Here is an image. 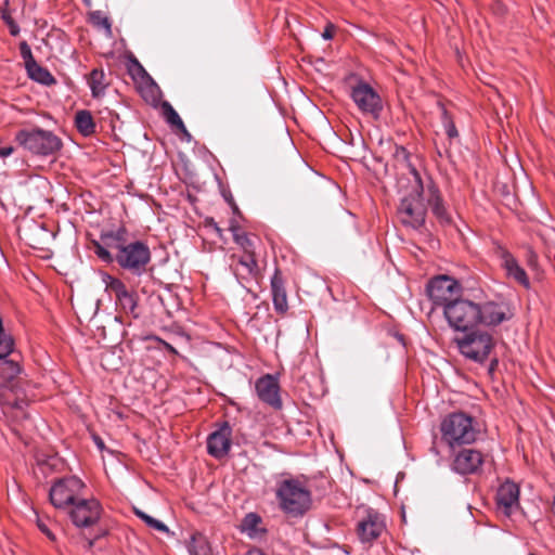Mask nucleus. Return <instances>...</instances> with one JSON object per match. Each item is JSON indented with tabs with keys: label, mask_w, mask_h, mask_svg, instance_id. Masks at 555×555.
I'll return each mask as SVG.
<instances>
[{
	"label": "nucleus",
	"mask_w": 555,
	"mask_h": 555,
	"mask_svg": "<svg viewBox=\"0 0 555 555\" xmlns=\"http://www.w3.org/2000/svg\"><path fill=\"white\" fill-rule=\"evenodd\" d=\"M13 152H14V147L12 145H8V146L0 145V157H2V158L8 157V156L12 155Z\"/></svg>",
	"instance_id": "nucleus-40"
},
{
	"label": "nucleus",
	"mask_w": 555,
	"mask_h": 555,
	"mask_svg": "<svg viewBox=\"0 0 555 555\" xmlns=\"http://www.w3.org/2000/svg\"><path fill=\"white\" fill-rule=\"evenodd\" d=\"M116 305L126 314H130L133 318L139 317V313L137 311L138 295L135 292H130L129 289H127L125 293H122L120 296L116 298Z\"/></svg>",
	"instance_id": "nucleus-23"
},
{
	"label": "nucleus",
	"mask_w": 555,
	"mask_h": 555,
	"mask_svg": "<svg viewBox=\"0 0 555 555\" xmlns=\"http://www.w3.org/2000/svg\"><path fill=\"white\" fill-rule=\"evenodd\" d=\"M8 357L0 358V387H8L21 372L16 360H8Z\"/></svg>",
	"instance_id": "nucleus-21"
},
{
	"label": "nucleus",
	"mask_w": 555,
	"mask_h": 555,
	"mask_svg": "<svg viewBox=\"0 0 555 555\" xmlns=\"http://www.w3.org/2000/svg\"><path fill=\"white\" fill-rule=\"evenodd\" d=\"M86 490L85 482L76 476H68L53 482L49 491L52 505L69 509Z\"/></svg>",
	"instance_id": "nucleus-8"
},
{
	"label": "nucleus",
	"mask_w": 555,
	"mask_h": 555,
	"mask_svg": "<svg viewBox=\"0 0 555 555\" xmlns=\"http://www.w3.org/2000/svg\"><path fill=\"white\" fill-rule=\"evenodd\" d=\"M20 53H21L22 59L25 62V67H27V64H31V63L36 62V60L33 56L31 49L26 41H22L20 43Z\"/></svg>",
	"instance_id": "nucleus-35"
},
{
	"label": "nucleus",
	"mask_w": 555,
	"mask_h": 555,
	"mask_svg": "<svg viewBox=\"0 0 555 555\" xmlns=\"http://www.w3.org/2000/svg\"><path fill=\"white\" fill-rule=\"evenodd\" d=\"M496 255L501 260V266L506 271L508 278L515 280L521 286L529 288L530 282L526 271L518 264L515 257L505 248L499 247Z\"/></svg>",
	"instance_id": "nucleus-17"
},
{
	"label": "nucleus",
	"mask_w": 555,
	"mask_h": 555,
	"mask_svg": "<svg viewBox=\"0 0 555 555\" xmlns=\"http://www.w3.org/2000/svg\"><path fill=\"white\" fill-rule=\"evenodd\" d=\"M188 550L191 555H211V548L206 537L199 532L191 535Z\"/></svg>",
	"instance_id": "nucleus-26"
},
{
	"label": "nucleus",
	"mask_w": 555,
	"mask_h": 555,
	"mask_svg": "<svg viewBox=\"0 0 555 555\" xmlns=\"http://www.w3.org/2000/svg\"><path fill=\"white\" fill-rule=\"evenodd\" d=\"M443 315L454 331L467 332L477 325L498 326L509 319L508 308L504 302L457 298L447 305Z\"/></svg>",
	"instance_id": "nucleus-1"
},
{
	"label": "nucleus",
	"mask_w": 555,
	"mask_h": 555,
	"mask_svg": "<svg viewBox=\"0 0 555 555\" xmlns=\"http://www.w3.org/2000/svg\"><path fill=\"white\" fill-rule=\"evenodd\" d=\"M462 291L461 284L449 275H438L433 278L427 286L426 293L435 306L447 305L455 301Z\"/></svg>",
	"instance_id": "nucleus-9"
},
{
	"label": "nucleus",
	"mask_w": 555,
	"mask_h": 555,
	"mask_svg": "<svg viewBox=\"0 0 555 555\" xmlns=\"http://www.w3.org/2000/svg\"><path fill=\"white\" fill-rule=\"evenodd\" d=\"M442 439L453 448L455 444H468L476 440L477 430L474 420L465 413H452L440 425Z\"/></svg>",
	"instance_id": "nucleus-7"
},
{
	"label": "nucleus",
	"mask_w": 555,
	"mask_h": 555,
	"mask_svg": "<svg viewBox=\"0 0 555 555\" xmlns=\"http://www.w3.org/2000/svg\"><path fill=\"white\" fill-rule=\"evenodd\" d=\"M207 225L212 228L219 236H221V229L218 227L217 222L214 221V219L207 220Z\"/></svg>",
	"instance_id": "nucleus-41"
},
{
	"label": "nucleus",
	"mask_w": 555,
	"mask_h": 555,
	"mask_svg": "<svg viewBox=\"0 0 555 555\" xmlns=\"http://www.w3.org/2000/svg\"><path fill=\"white\" fill-rule=\"evenodd\" d=\"M162 343H163V345H164V347H165V349L167 351H169L172 354H178V351H177V349L173 346H171L170 344H168V343H166L164 340H162Z\"/></svg>",
	"instance_id": "nucleus-43"
},
{
	"label": "nucleus",
	"mask_w": 555,
	"mask_h": 555,
	"mask_svg": "<svg viewBox=\"0 0 555 555\" xmlns=\"http://www.w3.org/2000/svg\"><path fill=\"white\" fill-rule=\"evenodd\" d=\"M442 122L444 130L450 139L456 138L459 135L456 127L446 108L442 109Z\"/></svg>",
	"instance_id": "nucleus-33"
},
{
	"label": "nucleus",
	"mask_w": 555,
	"mask_h": 555,
	"mask_svg": "<svg viewBox=\"0 0 555 555\" xmlns=\"http://www.w3.org/2000/svg\"><path fill=\"white\" fill-rule=\"evenodd\" d=\"M91 20L94 25L104 28L108 34L111 33L112 24L108 17L103 15L100 11L93 12Z\"/></svg>",
	"instance_id": "nucleus-34"
},
{
	"label": "nucleus",
	"mask_w": 555,
	"mask_h": 555,
	"mask_svg": "<svg viewBox=\"0 0 555 555\" xmlns=\"http://www.w3.org/2000/svg\"><path fill=\"white\" fill-rule=\"evenodd\" d=\"M256 392L259 399L275 410L282 408L280 397V385L275 377L270 374L263 375L255 384Z\"/></svg>",
	"instance_id": "nucleus-16"
},
{
	"label": "nucleus",
	"mask_w": 555,
	"mask_h": 555,
	"mask_svg": "<svg viewBox=\"0 0 555 555\" xmlns=\"http://www.w3.org/2000/svg\"><path fill=\"white\" fill-rule=\"evenodd\" d=\"M101 446H103V442L98 441V447H101Z\"/></svg>",
	"instance_id": "nucleus-48"
},
{
	"label": "nucleus",
	"mask_w": 555,
	"mask_h": 555,
	"mask_svg": "<svg viewBox=\"0 0 555 555\" xmlns=\"http://www.w3.org/2000/svg\"><path fill=\"white\" fill-rule=\"evenodd\" d=\"M351 98L363 114L377 118L383 109L378 93L366 82H359L351 90Z\"/></svg>",
	"instance_id": "nucleus-11"
},
{
	"label": "nucleus",
	"mask_w": 555,
	"mask_h": 555,
	"mask_svg": "<svg viewBox=\"0 0 555 555\" xmlns=\"http://www.w3.org/2000/svg\"><path fill=\"white\" fill-rule=\"evenodd\" d=\"M459 352L467 360L483 364L495 347V340L491 333L480 328L463 332L453 338Z\"/></svg>",
	"instance_id": "nucleus-4"
},
{
	"label": "nucleus",
	"mask_w": 555,
	"mask_h": 555,
	"mask_svg": "<svg viewBox=\"0 0 555 555\" xmlns=\"http://www.w3.org/2000/svg\"><path fill=\"white\" fill-rule=\"evenodd\" d=\"M230 230L234 242L241 246L244 254H255L256 243L259 242L258 236L244 232L238 225H231Z\"/></svg>",
	"instance_id": "nucleus-22"
},
{
	"label": "nucleus",
	"mask_w": 555,
	"mask_h": 555,
	"mask_svg": "<svg viewBox=\"0 0 555 555\" xmlns=\"http://www.w3.org/2000/svg\"><path fill=\"white\" fill-rule=\"evenodd\" d=\"M88 83L93 96H100L101 94H103L106 87L108 86L103 69L99 68H94L90 73Z\"/></svg>",
	"instance_id": "nucleus-27"
},
{
	"label": "nucleus",
	"mask_w": 555,
	"mask_h": 555,
	"mask_svg": "<svg viewBox=\"0 0 555 555\" xmlns=\"http://www.w3.org/2000/svg\"><path fill=\"white\" fill-rule=\"evenodd\" d=\"M498 363H499V361H498V359H496V358H494V359H492V360H491L490 369H489V370H490V372H492V371H494V370H495V367L498 366Z\"/></svg>",
	"instance_id": "nucleus-44"
},
{
	"label": "nucleus",
	"mask_w": 555,
	"mask_h": 555,
	"mask_svg": "<svg viewBox=\"0 0 555 555\" xmlns=\"http://www.w3.org/2000/svg\"><path fill=\"white\" fill-rule=\"evenodd\" d=\"M230 267L241 284L256 280L260 274L255 254L232 255Z\"/></svg>",
	"instance_id": "nucleus-14"
},
{
	"label": "nucleus",
	"mask_w": 555,
	"mask_h": 555,
	"mask_svg": "<svg viewBox=\"0 0 555 555\" xmlns=\"http://www.w3.org/2000/svg\"><path fill=\"white\" fill-rule=\"evenodd\" d=\"M275 499L279 507L292 517L305 515L312 505L311 491L305 482L291 475L276 481Z\"/></svg>",
	"instance_id": "nucleus-3"
},
{
	"label": "nucleus",
	"mask_w": 555,
	"mask_h": 555,
	"mask_svg": "<svg viewBox=\"0 0 555 555\" xmlns=\"http://www.w3.org/2000/svg\"><path fill=\"white\" fill-rule=\"evenodd\" d=\"M413 173L416 186L401 198L397 208V215L403 225L418 230L425 224L426 218V207L422 197L423 193H426V183H423L416 170H414Z\"/></svg>",
	"instance_id": "nucleus-5"
},
{
	"label": "nucleus",
	"mask_w": 555,
	"mask_h": 555,
	"mask_svg": "<svg viewBox=\"0 0 555 555\" xmlns=\"http://www.w3.org/2000/svg\"><path fill=\"white\" fill-rule=\"evenodd\" d=\"M271 293L273 307L276 313L284 315L288 310L287 293L285 288V281L279 269H275L271 278Z\"/></svg>",
	"instance_id": "nucleus-20"
},
{
	"label": "nucleus",
	"mask_w": 555,
	"mask_h": 555,
	"mask_svg": "<svg viewBox=\"0 0 555 555\" xmlns=\"http://www.w3.org/2000/svg\"><path fill=\"white\" fill-rule=\"evenodd\" d=\"M101 279L103 284L105 285V291L113 293L115 295V298H117L128 289L126 284L120 279L115 278L107 272H102Z\"/></svg>",
	"instance_id": "nucleus-28"
},
{
	"label": "nucleus",
	"mask_w": 555,
	"mask_h": 555,
	"mask_svg": "<svg viewBox=\"0 0 555 555\" xmlns=\"http://www.w3.org/2000/svg\"><path fill=\"white\" fill-rule=\"evenodd\" d=\"M101 446H103V442L98 441V447H101Z\"/></svg>",
	"instance_id": "nucleus-47"
},
{
	"label": "nucleus",
	"mask_w": 555,
	"mask_h": 555,
	"mask_svg": "<svg viewBox=\"0 0 555 555\" xmlns=\"http://www.w3.org/2000/svg\"><path fill=\"white\" fill-rule=\"evenodd\" d=\"M260 522L261 518L257 514L249 513L242 520L241 528L243 531H247L249 534H253L257 531V527Z\"/></svg>",
	"instance_id": "nucleus-32"
},
{
	"label": "nucleus",
	"mask_w": 555,
	"mask_h": 555,
	"mask_svg": "<svg viewBox=\"0 0 555 555\" xmlns=\"http://www.w3.org/2000/svg\"><path fill=\"white\" fill-rule=\"evenodd\" d=\"M496 503L500 508H503L504 514L509 515L513 507L519 505V488L509 480L503 482L496 492Z\"/></svg>",
	"instance_id": "nucleus-19"
},
{
	"label": "nucleus",
	"mask_w": 555,
	"mask_h": 555,
	"mask_svg": "<svg viewBox=\"0 0 555 555\" xmlns=\"http://www.w3.org/2000/svg\"><path fill=\"white\" fill-rule=\"evenodd\" d=\"M426 195L428 206L438 221L442 224L449 223L451 221L450 215L443 204L438 186L430 178L426 181Z\"/></svg>",
	"instance_id": "nucleus-18"
},
{
	"label": "nucleus",
	"mask_w": 555,
	"mask_h": 555,
	"mask_svg": "<svg viewBox=\"0 0 555 555\" xmlns=\"http://www.w3.org/2000/svg\"><path fill=\"white\" fill-rule=\"evenodd\" d=\"M26 70L28 76L37 82L46 86L55 83V78L52 74L47 68L40 66L37 62L27 64Z\"/></svg>",
	"instance_id": "nucleus-24"
},
{
	"label": "nucleus",
	"mask_w": 555,
	"mask_h": 555,
	"mask_svg": "<svg viewBox=\"0 0 555 555\" xmlns=\"http://www.w3.org/2000/svg\"><path fill=\"white\" fill-rule=\"evenodd\" d=\"M109 249L104 242L103 244L93 242V251L102 261L106 263L116 262V251L113 254Z\"/></svg>",
	"instance_id": "nucleus-31"
},
{
	"label": "nucleus",
	"mask_w": 555,
	"mask_h": 555,
	"mask_svg": "<svg viewBox=\"0 0 555 555\" xmlns=\"http://www.w3.org/2000/svg\"><path fill=\"white\" fill-rule=\"evenodd\" d=\"M134 514L141 520H143L150 528H152L154 530H157V531H160V532H166V533L169 532L168 527L164 522L153 518L152 516L147 515L146 513L135 508L134 509Z\"/></svg>",
	"instance_id": "nucleus-30"
},
{
	"label": "nucleus",
	"mask_w": 555,
	"mask_h": 555,
	"mask_svg": "<svg viewBox=\"0 0 555 555\" xmlns=\"http://www.w3.org/2000/svg\"><path fill=\"white\" fill-rule=\"evenodd\" d=\"M334 31H335V27L334 25L332 24H328L324 31L322 33V37L325 39V40H330L334 37Z\"/></svg>",
	"instance_id": "nucleus-39"
},
{
	"label": "nucleus",
	"mask_w": 555,
	"mask_h": 555,
	"mask_svg": "<svg viewBox=\"0 0 555 555\" xmlns=\"http://www.w3.org/2000/svg\"><path fill=\"white\" fill-rule=\"evenodd\" d=\"M3 20L5 21V23L8 24L9 28H10V34L12 36H17L20 34V27L18 25L13 21V18L8 15V14H3Z\"/></svg>",
	"instance_id": "nucleus-36"
},
{
	"label": "nucleus",
	"mask_w": 555,
	"mask_h": 555,
	"mask_svg": "<svg viewBox=\"0 0 555 555\" xmlns=\"http://www.w3.org/2000/svg\"><path fill=\"white\" fill-rule=\"evenodd\" d=\"M431 451H433L436 455H438V454H439V451L436 449V447H435V446H433V447H431Z\"/></svg>",
	"instance_id": "nucleus-45"
},
{
	"label": "nucleus",
	"mask_w": 555,
	"mask_h": 555,
	"mask_svg": "<svg viewBox=\"0 0 555 555\" xmlns=\"http://www.w3.org/2000/svg\"><path fill=\"white\" fill-rule=\"evenodd\" d=\"M163 108H164V114H165L166 120L171 126L176 127L177 129L186 131L185 126H184L182 119L180 118L179 114L175 111V108L169 103H164Z\"/></svg>",
	"instance_id": "nucleus-29"
},
{
	"label": "nucleus",
	"mask_w": 555,
	"mask_h": 555,
	"mask_svg": "<svg viewBox=\"0 0 555 555\" xmlns=\"http://www.w3.org/2000/svg\"><path fill=\"white\" fill-rule=\"evenodd\" d=\"M75 125L77 130L85 137L95 132V124L89 111H78L75 116Z\"/></svg>",
	"instance_id": "nucleus-25"
},
{
	"label": "nucleus",
	"mask_w": 555,
	"mask_h": 555,
	"mask_svg": "<svg viewBox=\"0 0 555 555\" xmlns=\"http://www.w3.org/2000/svg\"><path fill=\"white\" fill-rule=\"evenodd\" d=\"M385 529L384 517L374 509H367L365 515L358 521L357 535L362 543L372 544L380 537Z\"/></svg>",
	"instance_id": "nucleus-12"
},
{
	"label": "nucleus",
	"mask_w": 555,
	"mask_h": 555,
	"mask_svg": "<svg viewBox=\"0 0 555 555\" xmlns=\"http://www.w3.org/2000/svg\"><path fill=\"white\" fill-rule=\"evenodd\" d=\"M529 555H534V554H529Z\"/></svg>",
	"instance_id": "nucleus-50"
},
{
	"label": "nucleus",
	"mask_w": 555,
	"mask_h": 555,
	"mask_svg": "<svg viewBox=\"0 0 555 555\" xmlns=\"http://www.w3.org/2000/svg\"><path fill=\"white\" fill-rule=\"evenodd\" d=\"M133 63V68H130V72L132 75H139V76H143V75H147L145 69L143 68V66L138 62V60H133L132 61Z\"/></svg>",
	"instance_id": "nucleus-38"
},
{
	"label": "nucleus",
	"mask_w": 555,
	"mask_h": 555,
	"mask_svg": "<svg viewBox=\"0 0 555 555\" xmlns=\"http://www.w3.org/2000/svg\"><path fill=\"white\" fill-rule=\"evenodd\" d=\"M102 513L103 507L94 498H80L68 509L70 520L78 528H92L99 522Z\"/></svg>",
	"instance_id": "nucleus-10"
},
{
	"label": "nucleus",
	"mask_w": 555,
	"mask_h": 555,
	"mask_svg": "<svg viewBox=\"0 0 555 555\" xmlns=\"http://www.w3.org/2000/svg\"><path fill=\"white\" fill-rule=\"evenodd\" d=\"M15 141L24 150L38 156H51L62 149V140L50 130L24 128L15 133Z\"/></svg>",
	"instance_id": "nucleus-6"
},
{
	"label": "nucleus",
	"mask_w": 555,
	"mask_h": 555,
	"mask_svg": "<svg viewBox=\"0 0 555 555\" xmlns=\"http://www.w3.org/2000/svg\"><path fill=\"white\" fill-rule=\"evenodd\" d=\"M232 428L229 422H223L218 429L207 438V452L212 457L220 460L228 455L231 449Z\"/></svg>",
	"instance_id": "nucleus-13"
},
{
	"label": "nucleus",
	"mask_w": 555,
	"mask_h": 555,
	"mask_svg": "<svg viewBox=\"0 0 555 555\" xmlns=\"http://www.w3.org/2000/svg\"><path fill=\"white\" fill-rule=\"evenodd\" d=\"M528 263L531 267H534L537 263V255L532 250L529 251Z\"/></svg>",
	"instance_id": "nucleus-42"
},
{
	"label": "nucleus",
	"mask_w": 555,
	"mask_h": 555,
	"mask_svg": "<svg viewBox=\"0 0 555 555\" xmlns=\"http://www.w3.org/2000/svg\"><path fill=\"white\" fill-rule=\"evenodd\" d=\"M127 230L119 228L117 231H109L101 235L102 242L111 250L116 251V263L133 275H142L151 262V250L141 242H127Z\"/></svg>",
	"instance_id": "nucleus-2"
},
{
	"label": "nucleus",
	"mask_w": 555,
	"mask_h": 555,
	"mask_svg": "<svg viewBox=\"0 0 555 555\" xmlns=\"http://www.w3.org/2000/svg\"><path fill=\"white\" fill-rule=\"evenodd\" d=\"M37 526H38L39 530L42 533H44L51 541L55 540V535L49 529L48 525L42 519H40L38 516H37Z\"/></svg>",
	"instance_id": "nucleus-37"
},
{
	"label": "nucleus",
	"mask_w": 555,
	"mask_h": 555,
	"mask_svg": "<svg viewBox=\"0 0 555 555\" xmlns=\"http://www.w3.org/2000/svg\"><path fill=\"white\" fill-rule=\"evenodd\" d=\"M93 541H89V547H92Z\"/></svg>",
	"instance_id": "nucleus-46"
},
{
	"label": "nucleus",
	"mask_w": 555,
	"mask_h": 555,
	"mask_svg": "<svg viewBox=\"0 0 555 555\" xmlns=\"http://www.w3.org/2000/svg\"><path fill=\"white\" fill-rule=\"evenodd\" d=\"M101 446H103V442L98 441V447H101Z\"/></svg>",
	"instance_id": "nucleus-49"
},
{
	"label": "nucleus",
	"mask_w": 555,
	"mask_h": 555,
	"mask_svg": "<svg viewBox=\"0 0 555 555\" xmlns=\"http://www.w3.org/2000/svg\"><path fill=\"white\" fill-rule=\"evenodd\" d=\"M483 454L475 449H463L454 455L451 467L461 475L476 474L483 464Z\"/></svg>",
	"instance_id": "nucleus-15"
}]
</instances>
